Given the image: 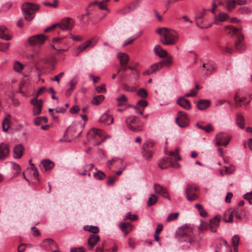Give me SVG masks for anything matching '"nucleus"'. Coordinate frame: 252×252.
<instances>
[{
	"label": "nucleus",
	"mask_w": 252,
	"mask_h": 252,
	"mask_svg": "<svg viewBox=\"0 0 252 252\" xmlns=\"http://www.w3.org/2000/svg\"><path fill=\"white\" fill-rule=\"evenodd\" d=\"M157 32L162 36L161 42L164 45H173L178 40V34L173 30L166 28H160L157 29Z\"/></svg>",
	"instance_id": "1"
},
{
	"label": "nucleus",
	"mask_w": 252,
	"mask_h": 252,
	"mask_svg": "<svg viewBox=\"0 0 252 252\" xmlns=\"http://www.w3.org/2000/svg\"><path fill=\"white\" fill-rule=\"evenodd\" d=\"M239 237L237 235H234L232 238V242L233 243V247L235 248L237 247V245H238L239 242Z\"/></svg>",
	"instance_id": "58"
},
{
	"label": "nucleus",
	"mask_w": 252,
	"mask_h": 252,
	"mask_svg": "<svg viewBox=\"0 0 252 252\" xmlns=\"http://www.w3.org/2000/svg\"><path fill=\"white\" fill-rule=\"evenodd\" d=\"M94 176L96 179L102 180L105 178V175L103 172L97 170L96 172L94 173Z\"/></svg>",
	"instance_id": "50"
},
{
	"label": "nucleus",
	"mask_w": 252,
	"mask_h": 252,
	"mask_svg": "<svg viewBox=\"0 0 252 252\" xmlns=\"http://www.w3.org/2000/svg\"><path fill=\"white\" fill-rule=\"evenodd\" d=\"M225 32L228 35H235L237 38L242 35L240 29L235 28L231 26L228 25L224 27Z\"/></svg>",
	"instance_id": "19"
},
{
	"label": "nucleus",
	"mask_w": 252,
	"mask_h": 252,
	"mask_svg": "<svg viewBox=\"0 0 252 252\" xmlns=\"http://www.w3.org/2000/svg\"><path fill=\"white\" fill-rule=\"evenodd\" d=\"M228 17L229 16L227 14L224 12H220L218 15L215 16L214 23L218 25L220 22L225 21Z\"/></svg>",
	"instance_id": "31"
},
{
	"label": "nucleus",
	"mask_w": 252,
	"mask_h": 252,
	"mask_svg": "<svg viewBox=\"0 0 252 252\" xmlns=\"http://www.w3.org/2000/svg\"><path fill=\"white\" fill-rule=\"evenodd\" d=\"M177 103L186 110H189L191 108L190 101L184 97H180L177 100Z\"/></svg>",
	"instance_id": "27"
},
{
	"label": "nucleus",
	"mask_w": 252,
	"mask_h": 252,
	"mask_svg": "<svg viewBox=\"0 0 252 252\" xmlns=\"http://www.w3.org/2000/svg\"><path fill=\"white\" fill-rule=\"evenodd\" d=\"M234 211V215L239 220L242 219L245 217V213L238 208L232 209Z\"/></svg>",
	"instance_id": "45"
},
{
	"label": "nucleus",
	"mask_w": 252,
	"mask_h": 252,
	"mask_svg": "<svg viewBox=\"0 0 252 252\" xmlns=\"http://www.w3.org/2000/svg\"><path fill=\"white\" fill-rule=\"evenodd\" d=\"M100 240V237L96 234L91 235L88 240L90 250H92L97 243Z\"/></svg>",
	"instance_id": "25"
},
{
	"label": "nucleus",
	"mask_w": 252,
	"mask_h": 252,
	"mask_svg": "<svg viewBox=\"0 0 252 252\" xmlns=\"http://www.w3.org/2000/svg\"><path fill=\"white\" fill-rule=\"evenodd\" d=\"M196 126L199 128L203 130H204L207 133H210L214 131V128L210 124H208L206 126H203L200 123H197Z\"/></svg>",
	"instance_id": "39"
},
{
	"label": "nucleus",
	"mask_w": 252,
	"mask_h": 252,
	"mask_svg": "<svg viewBox=\"0 0 252 252\" xmlns=\"http://www.w3.org/2000/svg\"><path fill=\"white\" fill-rule=\"evenodd\" d=\"M42 100H37L36 98H33L31 100V103L34 106L33 114L34 116L38 115L41 113L42 108Z\"/></svg>",
	"instance_id": "13"
},
{
	"label": "nucleus",
	"mask_w": 252,
	"mask_h": 252,
	"mask_svg": "<svg viewBox=\"0 0 252 252\" xmlns=\"http://www.w3.org/2000/svg\"><path fill=\"white\" fill-rule=\"evenodd\" d=\"M42 122H44L45 123L48 122V119L46 117H38L34 119V124L36 126H39Z\"/></svg>",
	"instance_id": "48"
},
{
	"label": "nucleus",
	"mask_w": 252,
	"mask_h": 252,
	"mask_svg": "<svg viewBox=\"0 0 252 252\" xmlns=\"http://www.w3.org/2000/svg\"><path fill=\"white\" fill-rule=\"evenodd\" d=\"M78 126L75 124H71L66 130L64 133V136H68L71 139L77 138L82 132V130H80L78 132Z\"/></svg>",
	"instance_id": "8"
},
{
	"label": "nucleus",
	"mask_w": 252,
	"mask_h": 252,
	"mask_svg": "<svg viewBox=\"0 0 252 252\" xmlns=\"http://www.w3.org/2000/svg\"><path fill=\"white\" fill-rule=\"evenodd\" d=\"M38 4H33L29 2H26L23 4L22 10L25 19L31 21L34 17L35 13L39 9Z\"/></svg>",
	"instance_id": "2"
},
{
	"label": "nucleus",
	"mask_w": 252,
	"mask_h": 252,
	"mask_svg": "<svg viewBox=\"0 0 252 252\" xmlns=\"http://www.w3.org/2000/svg\"><path fill=\"white\" fill-rule=\"evenodd\" d=\"M104 99V96L102 94L96 95L94 96L91 101V103L95 105H97L101 103Z\"/></svg>",
	"instance_id": "43"
},
{
	"label": "nucleus",
	"mask_w": 252,
	"mask_h": 252,
	"mask_svg": "<svg viewBox=\"0 0 252 252\" xmlns=\"http://www.w3.org/2000/svg\"><path fill=\"white\" fill-rule=\"evenodd\" d=\"M210 104V101L207 99H201L197 103V107L198 109L202 110L208 108Z\"/></svg>",
	"instance_id": "35"
},
{
	"label": "nucleus",
	"mask_w": 252,
	"mask_h": 252,
	"mask_svg": "<svg viewBox=\"0 0 252 252\" xmlns=\"http://www.w3.org/2000/svg\"><path fill=\"white\" fill-rule=\"evenodd\" d=\"M103 131L101 129L93 128L88 132L87 139L89 141L92 139L98 140L94 142V145H98L105 140V138H103Z\"/></svg>",
	"instance_id": "3"
},
{
	"label": "nucleus",
	"mask_w": 252,
	"mask_h": 252,
	"mask_svg": "<svg viewBox=\"0 0 252 252\" xmlns=\"http://www.w3.org/2000/svg\"><path fill=\"white\" fill-rule=\"evenodd\" d=\"M12 6V3L11 2H8L4 4L2 7V9L1 10V11H5L8 10Z\"/></svg>",
	"instance_id": "63"
},
{
	"label": "nucleus",
	"mask_w": 252,
	"mask_h": 252,
	"mask_svg": "<svg viewBox=\"0 0 252 252\" xmlns=\"http://www.w3.org/2000/svg\"><path fill=\"white\" fill-rule=\"evenodd\" d=\"M191 230L189 228L185 229H182L181 228L179 231V235L182 239H184V241L189 242L193 246H195L197 248L199 247V243L191 238Z\"/></svg>",
	"instance_id": "6"
},
{
	"label": "nucleus",
	"mask_w": 252,
	"mask_h": 252,
	"mask_svg": "<svg viewBox=\"0 0 252 252\" xmlns=\"http://www.w3.org/2000/svg\"><path fill=\"white\" fill-rule=\"evenodd\" d=\"M234 211L232 208H230L225 212L223 220L226 222H232L233 220Z\"/></svg>",
	"instance_id": "30"
},
{
	"label": "nucleus",
	"mask_w": 252,
	"mask_h": 252,
	"mask_svg": "<svg viewBox=\"0 0 252 252\" xmlns=\"http://www.w3.org/2000/svg\"><path fill=\"white\" fill-rule=\"evenodd\" d=\"M153 188L156 193L159 194L164 198L170 199L167 189L163 186L158 184H155Z\"/></svg>",
	"instance_id": "15"
},
{
	"label": "nucleus",
	"mask_w": 252,
	"mask_h": 252,
	"mask_svg": "<svg viewBox=\"0 0 252 252\" xmlns=\"http://www.w3.org/2000/svg\"><path fill=\"white\" fill-rule=\"evenodd\" d=\"M231 137L226 133L220 132L216 137V140H220L223 143V145L226 146L230 140Z\"/></svg>",
	"instance_id": "22"
},
{
	"label": "nucleus",
	"mask_w": 252,
	"mask_h": 252,
	"mask_svg": "<svg viewBox=\"0 0 252 252\" xmlns=\"http://www.w3.org/2000/svg\"><path fill=\"white\" fill-rule=\"evenodd\" d=\"M199 229L201 231L210 229L209 223L205 221L201 222L200 225L199 227Z\"/></svg>",
	"instance_id": "57"
},
{
	"label": "nucleus",
	"mask_w": 252,
	"mask_h": 252,
	"mask_svg": "<svg viewBox=\"0 0 252 252\" xmlns=\"http://www.w3.org/2000/svg\"><path fill=\"white\" fill-rule=\"evenodd\" d=\"M179 215V213H174L169 214L167 218L166 221L167 222H170L176 220L178 218Z\"/></svg>",
	"instance_id": "53"
},
{
	"label": "nucleus",
	"mask_w": 252,
	"mask_h": 252,
	"mask_svg": "<svg viewBox=\"0 0 252 252\" xmlns=\"http://www.w3.org/2000/svg\"><path fill=\"white\" fill-rule=\"evenodd\" d=\"M12 167L16 171L14 176H17V175L19 173V171L21 170V167L20 165L16 163H12Z\"/></svg>",
	"instance_id": "62"
},
{
	"label": "nucleus",
	"mask_w": 252,
	"mask_h": 252,
	"mask_svg": "<svg viewBox=\"0 0 252 252\" xmlns=\"http://www.w3.org/2000/svg\"><path fill=\"white\" fill-rule=\"evenodd\" d=\"M94 46V43H93L92 40H88L85 43L79 45L77 48V51L78 53L75 55V56H77L80 53L85 51L87 48H92Z\"/></svg>",
	"instance_id": "20"
},
{
	"label": "nucleus",
	"mask_w": 252,
	"mask_h": 252,
	"mask_svg": "<svg viewBox=\"0 0 252 252\" xmlns=\"http://www.w3.org/2000/svg\"><path fill=\"white\" fill-rule=\"evenodd\" d=\"M246 46L244 41L243 35H240L237 38L235 43V49L234 51L238 52H242L245 49Z\"/></svg>",
	"instance_id": "16"
},
{
	"label": "nucleus",
	"mask_w": 252,
	"mask_h": 252,
	"mask_svg": "<svg viewBox=\"0 0 252 252\" xmlns=\"http://www.w3.org/2000/svg\"><path fill=\"white\" fill-rule=\"evenodd\" d=\"M155 54L160 58H163L167 56V51L163 49L159 45H157L154 48Z\"/></svg>",
	"instance_id": "34"
},
{
	"label": "nucleus",
	"mask_w": 252,
	"mask_h": 252,
	"mask_svg": "<svg viewBox=\"0 0 252 252\" xmlns=\"http://www.w3.org/2000/svg\"><path fill=\"white\" fill-rule=\"evenodd\" d=\"M47 39V36L43 34H37L32 36L28 39L29 43L32 46L36 44H42Z\"/></svg>",
	"instance_id": "11"
},
{
	"label": "nucleus",
	"mask_w": 252,
	"mask_h": 252,
	"mask_svg": "<svg viewBox=\"0 0 252 252\" xmlns=\"http://www.w3.org/2000/svg\"><path fill=\"white\" fill-rule=\"evenodd\" d=\"M23 68V65L19 63V62H16L14 63V69L15 71L17 72H21Z\"/></svg>",
	"instance_id": "52"
},
{
	"label": "nucleus",
	"mask_w": 252,
	"mask_h": 252,
	"mask_svg": "<svg viewBox=\"0 0 252 252\" xmlns=\"http://www.w3.org/2000/svg\"><path fill=\"white\" fill-rule=\"evenodd\" d=\"M9 44L8 43H0V51L6 52L9 48Z\"/></svg>",
	"instance_id": "59"
},
{
	"label": "nucleus",
	"mask_w": 252,
	"mask_h": 252,
	"mask_svg": "<svg viewBox=\"0 0 252 252\" xmlns=\"http://www.w3.org/2000/svg\"><path fill=\"white\" fill-rule=\"evenodd\" d=\"M219 48L226 53H231L233 51V49L229 48V44L228 43H226V45L225 47H222L221 46H219Z\"/></svg>",
	"instance_id": "56"
},
{
	"label": "nucleus",
	"mask_w": 252,
	"mask_h": 252,
	"mask_svg": "<svg viewBox=\"0 0 252 252\" xmlns=\"http://www.w3.org/2000/svg\"><path fill=\"white\" fill-rule=\"evenodd\" d=\"M10 150L9 145L4 142L0 143V162L6 159L9 156Z\"/></svg>",
	"instance_id": "12"
},
{
	"label": "nucleus",
	"mask_w": 252,
	"mask_h": 252,
	"mask_svg": "<svg viewBox=\"0 0 252 252\" xmlns=\"http://www.w3.org/2000/svg\"><path fill=\"white\" fill-rule=\"evenodd\" d=\"M10 115H7L5 118L3 120L2 123V129L4 131H7L10 127Z\"/></svg>",
	"instance_id": "40"
},
{
	"label": "nucleus",
	"mask_w": 252,
	"mask_h": 252,
	"mask_svg": "<svg viewBox=\"0 0 252 252\" xmlns=\"http://www.w3.org/2000/svg\"><path fill=\"white\" fill-rule=\"evenodd\" d=\"M158 164V166L161 169H166L174 166V163L171 158H163L159 161Z\"/></svg>",
	"instance_id": "18"
},
{
	"label": "nucleus",
	"mask_w": 252,
	"mask_h": 252,
	"mask_svg": "<svg viewBox=\"0 0 252 252\" xmlns=\"http://www.w3.org/2000/svg\"><path fill=\"white\" fill-rule=\"evenodd\" d=\"M57 24V27L62 31H70L74 26V21L70 18L66 17Z\"/></svg>",
	"instance_id": "7"
},
{
	"label": "nucleus",
	"mask_w": 252,
	"mask_h": 252,
	"mask_svg": "<svg viewBox=\"0 0 252 252\" xmlns=\"http://www.w3.org/2000/svg\"><path fill=\"white\" fill-rule=\"evenodd\" d=\"M137 94L143 98H145L148 96V93L145 89L141 88L138 91Z\"/></svg>",
	"instance_id": "51"
},
{
	"label": "nucleus",
	"mask_w": 252,
	"mask_h": 252,
	"mask_svg": "<svg viewBox=\"0 0 252 252\" xmlns=\"http://www.w3.org/2000/svg\"><path fill=\"white\" fill-rule=\"evenodd\" d=\"M236 123L240 128L243 129L245 126V118L241 114H237L236 116Z\"/></svg>",
	"instance_id": "37"
},
{
	"label": "nucleus",
	"mask_w": 252,
	"mask_h": 252,
	"mask_svg": "<svg viewBox=\"0 0 252 252\" xmlns=\"http://www.w3.org/2000/svg\"><path fill=\"white\" fill-rule=\"evenodd\" d=\"M83 229L85 231L91 232L94 234H96L99 231V229L97 226L93 225H85L84 226Z\"/></svg>",
	"instance_id": "42"
},
{
	"label": "nucleus",
	"mask_w": 252,
	"mask_h": 252,
	"mask_svg": "<svg viewBox=\"0 0 252 252\" xmlns=\"http://www.w3.org/2000/svg\"><path fill=\"white\" fill-rule=\"evenodd\" d=\"M117 56L121 65H127L129 60V58L127 54L124 53H120L118 54Z\"/></svg>",
	"instance_id": "33"
},
{
	"label": "nucleus",
	"mask_w": 252,
	"mask_h": 252,
	"mask_svg": "<svg viewBox=\"0 0 252 252\" xmlns=\"http://www.w3.org/2000/svg\"><path fill=\"white\" fill-rule=\"evenodd\" d=\"M244 198L247 200L250 204H252V191L246 193L244 195Z\"/></svg>",
	"instance_id": "60"
},
{
	"label": "nucleus",
	"mask_w": 252,
	"mask_h": 252,
	"mask_svg": "<svg viewBox=\"0 0 252 252\" xmlns=\"http://www.w3.org/2000/svg\"><path fill=\"white\" fill-rule=\"evenodd\" d=\"M95 90L98 93H101L105 92V84H102L100 86H97L95 88Z\"/></svg>",
	"instance_id": "61"
},
{
	"label": "nucleus",
	"mask_w": 252,
	"mask_h": 252,
	"mask_svg": "<svg viewBox=\"0 0 252 252\" xmlns=\"http://www.w3.org/2000/svg\"><path fill=\"white\" fill-rule=\"evenodd\" d=\"M215 252H231V248L225 240H221L217 244Z\"/></svg>",
	"instance_id": "14"
},
{
	"label": "nucleus",
	"mask_w": 252,
	"mask_h": 252,
	"mask_svg": "<svg viewBox=\"0 0 252 252\" xmlns=\"http://www.w3.org/2000/svg\"><path fill=\"white\" fill-rule=\"evenodd\" d=\"M118 102V106H122L125 105L127 101V98L125 94H122L119 97L116 99Z\"/></svg>",
	"instance_id": "46"
},
{
	"label": "nucleus",
	"mask_w": 252,
	"mask_h": 252,
	"mask_svg": "<svg viewBox=\"0 0 252 252\" xmlns=\"http://www.w3.org/2000/svg\"><path fill=\"white\" fill-rule=\"evenodd\" d=\"M177 124L181 127H186L189 124V120L187 114L183 111H179L176 118Z\"/></svg>",
	"instance_id": "10"
},
{
	"label": "nucleus",
	"mask_w": 252,
	"mask_h": 252,
	"mask_svg": "<svg viewBox=\"0 0 252 252\" xmlns=\"http://www.w3.org/2000/svg\"><path fill=\"white\" fill-rule=\"evenodd\" d=\"M179 150L178 149H176L175 151H172L170 152L169 156L170 158H172V160L174 159L175 160H181V157L178 155Z\"/></svg>",
	"instance_id": "47"
},
{
	"label": "nucleus",
	"mask_w": 252,
	"mask_h": 252,
	"mask_svg": "<svg viewBox=\"0 0 252 252\" xmlns=\"http://www.w3.org/2000/svg\"><path fill=\"white\" fill-rule=\"evenodd\" d=\"M126 124L127 127L133 131H139L142 129L139 126H137V120L135 116H130L126 119Z\"/></svg>",
	"instance_id": "9"
},
{
	"label": "nucleus",
	"mask_w": 252,
	"mask_h": 252,
	"mask_svg": "<svg viewBox=\"0 0 252 252\" xmlns=\"http://www.w3.org/2000/svg\"><path fill=\"white\" fill-rule=\"evenodd\" d=\"M99 122L104 124L109 125L113 122V118L107 112H105L100 117Z\"/></svg>",
	"instance_id": "28"
},
{
	"label": "nucleus",
	"mask_w": 252,
	"mask_h": 252,
	"mask_svg": "<svg viewBox=\"0 0 252 252\" xmlns=\"http://www.w3.org/2000/svg\"><path fill=\"white\" fill-rule=\"evenodd\" d=\"M137 5H135L134 3H131L129 5L126 6L118 10V13L122 15H126L130 13L132 10L135 9Z\"/></svg>",
	"instance_id": "29"
},
{
	"label": "nucleus",
	"mask_w": 252,
	"mask_h": 252,
	"mask_svg": "<svg viewBox=\"0 0 252 252\" xmlns=\"http://www.w3.org/2000/svg\"><path fill=\"white\" fill-rule=\"evenodd\" d=\"M220 216L216 215L210 220V229L212 232H216L217 228L219 227L220 222Z\"/></svg>",
	"instance_id": "17"
},
{
	"label": "nucleus",
	"mask_w": 252,
	"mask_h": 252,
	"mask_svg": "<svg viewBox=\"0 0 252 252\" xmlns=\"http://www.w3.org/2000/svg\"><path fill=\"white\" fill-rule=\"evenodd\" d=\"M54 166V163L48 159H45L41 161L40 168L43 172H46L52 169Z\"/></svg>",
	"instance_id": "23"
},
{
	"label": "nucleus",
	"mask_w": 252,
	"mask_h": 252,
	"mask_svg": "<svg viewBox=\"0 0 252 252\" xmlns=\"http://www.w3.org/2000/svg\"><path fill=\"white\" fill-rule=\"evenodd\" d=\"M158 197L154 194H152L148 198L147 206H151L155 204L158 200Z\"/></svg>",
	"instance_id": "44"
},
{
	"label": "nucleus",
	"mask_w": 252,
	"mask_h": 252,
	"mask_svg": "<svg viewBox=\"0 0 252 252\" xmlns=\"http://www.w3.org/2000/svg\"><path fill=\"white\" fill-rule=\"evenodd\" d=\"M0 37L6 40H9L11 37L8 34V30L4 26L0 27Z\"/></svg>",
	"instance_id": "36"
},
{
	"label": "nucleus",
	"mask_w": 252,
	"mask_h": 252,
	"mask_svg": "<svg viewBox=\"0 0 252 252\" xmlns=\"http://www.w3.org/2000/svg\"><path fill=\"white\" fill-rule=\"evenodd\" d=\"M24 150V147L22 144H18L15 146L13 149V156L15 158H20Z\"/></svg>",
	"instance_id": "32"
},
{
	"label": "nucleus",
	"mask_w": 252,
	"mask_h": 252,
	"mask_svg": "<svg viewBox=\"0 0 252 252\" xmlns=\"http://www.w3.org/2000/svg\"><path fill=\"white\" fill-rule=\"evenodd\" d=\"M121 230L127 235L133 229V225L130 222H121L119 225Z\"/></svg>",
	"instance_id": "26"
},
{
	"label": "nucleus",
	"mask_w": 252,
	"mask_h": 252,
	"mask_svg": "<svg viewBox=\"0 0 252 252\" xmlns=\"http://www.w3.org/2000/svg\"><path fill=\"white\" fill-rule=\"evenodd\" d=\"M198 187L195 185H188L186 189V198L189 201H193L198 199Z\"/></svg>",
	"instance_id": "4"
},
{
	"label": "nucleus",
	"mask_w": 252,
	"mask_h": 252,
	"mask_svg": "<svg viewBox=\"0 0 252 252\" xmlns=\"http://www.w3.org/2000/svg\"><path fill=\"white\" fill-rule=\"evenodd\" d=\"M205 12L206 9H203L202 11L197 12L195 16V21L196 25L200 29H207L211 26V24H209L207 26H201L199 24V21L203 17Z\"/></svg>",
	"instance_id": "24"
},
{
	"label": "nucleus",
	"mask_w": 252,
	"mask_h": 252,
	"mask_svg": "<svg viewBox=\"0 0 252 252\" xmlns=\"http://www.w3.org/2000/svg\"><path fill=\"white\" fill-rule=\"evenodd\" d=\"M161 68V65H160L159 62L156 63L150 66V69L153 73L159 70Z\"/></svg>",
	"instance_id": "49"
},
{
	"label": "nucleus",
	"mask_w": 252,
	"mask_h": 252,
	"mask_svg": "<svg viewBox=\"0 0 252 252\" xmlns=\"http://www.w3.org/2000/svg\"><path fill=\"white\" fill-rule=\"evenodd\" d=\"M138 219V216L136 215H132L130 212L127 213L125 217V220H136Z\"/></svg>",
	"instance_id": "54"
},
{
	"label": "nucleus",
	"mask_w": 252,
	"mask_h": 252,
	"mask_svg": "<svg viewBox=\"0 0 252 252\" xmlns=\"http://www.w3.org/2000/svg\"><path fill=\"white\" fill-rule=\"evenodd\" d=\"M172 60L173 58L171 56H167V58L166 59L162 60L159 63H160V65H161L162 68L163 66L169 67L172 64Z\"/></svg>",
	"instance_id": "41"
},
{
	"label": "nucleus",
	"mask_w": 252,
	"mask_h": 252,
	"mask_svg": "<svg viewBox=\"0 0 252 252\" xmlns=\"http://www.w3.org/2000/svg\"><path fill=\"white\" fill-rule=\"evenodd\" d=\"M137 105L142 107H145L148 105V102L144 99H141L137 102Z\"/></svg>",
	"instance_id": "64"
},
{
	"label": "nucleus",
	"mask_w": 252,
	"mask_h": 252,
	"mask_svg": "<svg viewBox=\"0 0 252 252\" xmlns=\"http://www.w3.org/2000/svg\"><path fill=\"white\" fill-rule=\"evenodd\" d=\"M154 152V143L149 141H146L143 145L142 154L147 160H150Z\"/></svg>",
	"instance_id": "5"
},
{
	"label": "nucleus",
	"mask_w": 252,
	"mask_h": 252,
	"mask_svg": "<svg viewBox=\"0 0 252 252\" xmlns=\"http://www.w3.org/2000/svg\"><path fill=\"white\" fill-rule=\"evenodd\" d=\"M202 67L206 70V74L209 75L216 69L215 66L212 63H206L203 64Z\"/></svg>",
	"instance_id": "38"
},
{
	"label": "nucleus",
	"mask_w": 252,
	"mask_h": 252,
	"mask_svg": "<svg viewBox=\"0 0 252 252\" xmlns=\"http://www.w3.org/2000/svg\"><path fill=\"white\" fill-rule=\"evenodd\" d=\"M246 3V0H227L225 2V6L228 11L233 9L236 4L242 5Z\"/></svg>",
	"instance_id": "21"
},
{
	"label": "nucleus",
	"mask_w": 252,
	"mask_h": 252,
	"mask_svg": "<svg viewBox=\"0 0 252 252\" xmlns=\"http://www.w3.org/2000/svg\"><path fill=\"white\" fill-rule=\"evenodd\" d=\"M31 174L34 177H37L39 175L38 171L37 170V168L35 167L34 164H32V167L30 168Z\"/></svg>",
	"instance_id": "55"
}]
</instances>
